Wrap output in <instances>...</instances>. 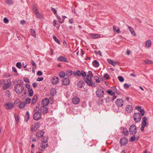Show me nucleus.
I'll return each mask as SVG.
<instances>
[{
  "instance_id": "f257e3e1",
  "label": "nucleus",
  "mask_w": 153,
  "mask_h": 153,
  "mask_svg": "<svg viewBox=\"0 0 153 153\" xmlns=\"http://www.w3.org/2000/svg\"><path fill=\"white\" fill-rule=\"evenodd\" d=\"M24 87L23 85L21 84H16L14 87V90L16 93L20 94L23 92Z\"/></svg>"
},
{
  "instance_id": "f03ea898",
  "label": "nucleus",
  "mask_w": 153,
  "mask_h": 153,
  "mask_svg": "<svg viewBox=\"0 0 153 153\" xmlns=\"http://www.w3.org/2000/svg\"><path fill=\"white\" fill-rule=\"evenodd\" d=\"M134 120L136 123H138L141 120V116L139 113H135L133 115Z\"/></svg>"
},
{
  "instance_id": "7ed1b4c3",
  "label": "nucleus",
  "mask_w": 153,
  "mask_h": 153,
  "mask_svg": "<svg viewBox=\"0 0 153 153\" xmlns=\"http://www.w3.org/2000/svg\"><path fill=\"white\" fill-rule=\"evenodd\" d=\"M48 145V143L47 141L43 140L41 144V146L39 148L40 150L42 151H44L45 148L47 147Z\"/></svg>"
},
{
  "instance_id": "20e7f679",
  "label": "nucleus",
  "mask_w": 153,
  "mask_h": 153,
  "mask_svg": "<svg viewBox=\"0 0 153 153\" xmlns=\"http://www.w3.org/2000/svg\"><path fill=\"white\" fill-rule=\"evenodd\" d=\"M129 132L130 134H134L137 132V128L136 126L134 125H131L129 128Z\"/></svg>"
},
{
  "instance_id": "39448f33",
  "label": "nucleus",
  "mask_w": 153,
  "mask_h": 153,
  "mask_svg": "<svg viewBox=\"0 0 153 153\" xmlns=\"http://www.w3.org/2000/svg\"><path fill=\"white\" fill-rule=\"evenodd\" d=\"M96 94L99 98H102L104 94V91L101 89L99 88L96 91Z\"/></svg>"
},
{
  "instance_id": "423d86ee",
  "label": "nucleus",
  "mask_w": 153,
  "mask_h": 153,
  "mask_svg": "<svg viewBox=\"0 0 153 153\" xmlns=\"http://www.w3.org/2000/svg\"><path fill=\"white\" fill-rule=\"evenodd\" d=\"M115 103L117 107H122L124 105V101L122 99L119 98L116 100Z\"/></svg>"
},
{
  "instance_id": "0eeeda50",
  "label": "nucleus",
  "mask_w": 153,
  "mask_h": 153,
  "mask_svg": "<svg viewBox=\"0 0 153 153\" xmlns=\"http://www.w3.org/2000/svg\"><path fill=\"white\" fill-rule=\"evenodd\" d=\"M41 117L42 114L39 111L35 112L33 115V119L36 120H39Z\"/></svg>"
},
{
  "instance_id": "6e6552de",
  "label": "nucleus",
  "mask_w": 153,
  "mask_h": 153,
  "mask_svg": "<svg viewBox=\"0 0 153 153\" xmlns=\"http://www.w3.org/2000/svg\"><path fill=\"white\" fill-rule=\"evenodd\" d=\"M125 109L126 113L128 114L130 113L133 110L132 106L131 105H127L126 106Z\"/></svg>"
},
{
  "instance_id": "1a4fd4ad",
  "label": "nucleus",
  "mask_w": 153,
  "mask_h": 153,
  "mask_svg": "<svg viewBox=\"0 0 153 153\" xmlns=\"http://www.w3.org/2000/svg\"><path fill=\"white\" fill-rule=\"evenodd\" d=\"M14 104L12 103L7 102L4 105V106L7 109H10L12 108L14 106Z\"/></svg>"
},
{
  "instance_id": "9d476101",
  "label": "nucleus",
  "mask_w": 153,
  "mask_h": 153,
  "mask_svg": "<svg viewBox=\"0 0 153 153\" xmlns=\"http://www.w3.org/2000/svg\"><path fill=\"white\" fill-rule=\"evenodd\" d=\"M40 127V124L38 123H36L33 125V127L31 129L32 131H33L35 129H37Z\"/></svg>"
},
{
  "instance_id": "9b49d317",
  "label": "nucleus",
  "mask_w": 153,
  "mask_h": 153,
  "mask_svg": "<svg viewBox=\"0 0 153 153\" xmlns=\"http://www.w3.org/2000/svg\"><path fill=\"white\" fill-rule=\"evenodd\" d=\"M58 81L59 79L58 77L54 76L52 77L51 79V82L53 84H56L58 83Z\"/></svg>"
},
{
  "instance_id": "f8f14e48",
  "label": "nucleus",
  "mask_w": 153,
  "mask_h": 153,
  "mask_svg": "<svg viewBox=\"0 0 153 153\" xmlns=\"http://www.w3.org/2000/svg\"><path fill=\"white\" fill-rule=\"evenodd\" d=\"M62 84L63 85H67L70 82V80L69 78H65L62 80Z\"/></svg>"
},
{
  "instance_id": "ddd939ff",
  "label": "nucleus",
  "mask_w": 153,
  "mask_h": 153,
  "mask_svg": "<svg viewBox=\"0 0 153 153\" xmlns=\"http://www.w3.org/2000/svg\"><path fill=\"white\" fill-rule=\"evenodd\" d=\"M79 98L77 97H74L72 99L73 103L75 104H78L79 102Z\"/></svg>"
},
{
  "instance_id": "4468645a",
  "label": "nucleus",
  "mask_w": 153,
  "mask_h": 153,
  "mask_svg": "<svg viewBox=\"0 0 153 153\" xmlns=\"http://www.w3.org/2000/svg\"><path fill=\"white\" fill-rule=\"evenodd\" d=\"M49 100L48 99L46 98L43 99L42 101V106H46L49 104Z\"/></svg>"
},
{
  "instance_id": "2eb2a0df",
  "label": "nucleus",
  "mask_w": 153,
  "mask_h": 153,
  "mask_svg": "<svg viewBox=\"0 0 153 153\" xmlns=\"http://www.w3.org/2000/svg\"><path fill=\"white\" fill-rule=\"evenodd\" d=\"M44 132L42 131H38L36 133L37 137L40 138L43 136Z\"/></svg>"
},
{
  "instance_id": "dca6fc26",
  "label": "nucleus",
  "mask_w": 153,
  "mask_h": 153,
  "mask_svg": "<svg viewBox=\"0 0 153 153\" xmlns=\"http://www.w3.org/2000/svg\"><path fill=\"white\" fill-rule=\"evenodd\" d=\"M100 36V35L98 34L91 33L89 34L90 37L92 39H97Z\"/></svg>"
},
{
  "instance_id": "f3484780",
  "label": "nucleus",
  "mask_w": 153,
  "mask_h": 153,
  "mask_svg": "<svg viewBox=\"0 0 153 153\" xmlns=\"http://www.w3.org/2000/svg\"><path fill=\"white\" fill-rule=\"evenodd\" d=\"M127 140L126 138H123L120 140V143L122 145H125L127 143Z\"/></svg>"
},
{
  "instance_id": "a211bd4d",
  "label": "nucleus",
  "mask_w": 153,
  "mask_h": 153,
  "mask_svg": "<svg viewBox=\"0 0 153 153\" xmlns=\"http://www.w3.org/2000/svg\"><path fill=\"white\" fill-rule=\"evenodd\" d=\"M40 111L43 113L44 114L46 113L48 111V109L46 107V106H41L40 109Z\"/></svg>"
},
{
  "instance_id": "6ab92c4d",
  "label": "nucleus",
  "mask_w": 153,
  "mask_h": 153,
  "mask_svg": "<svg viewBox=\"0 0 153 153\" xmlns=\"http://www.w3.org/2000/svg\"><path fill=\"white\" fill-rule=\"evenodd\" d=\"M57 60L59 61H62L66 62H68L67 59L62 56L59 57L57 59Z\"/></svg>"
},
{
  "instance_id": "aec40b11",
  "label": "nucleus",
  "mask_w": 153,
  "mask_h": 153,
  "mask_svg": "<svg viewBox=\"0 0 153 153\" xmlns=\"http://www.w3.org/2000/svg\"><path fill=\"white\" fill-rule=\"evenodd\" d=\"M107 62L110 64L114 66H115L117 64V63L116 61H114L112 60L108 59L107 60Z\"/></svg>"
},
{
  "instance_id": "412c9836",
  "label": "nucleus",
  "mask_w": 153,
  "mask_h": 153,
  "mask_svg": "<svg viewBox=\"0 0 153 153\" xmlns=\"http://www.w3.org/2000/svg\"><path fill=\"white\" fill-rule=\"evenodd\" d=\"M10 83L8 82H7V83H5V84L2 87L3 89L5 90L8 88L10 86Z\"/></svg>"
},
{
  "instance_id": "4be33fe9",
  "label": "nucleus",
  "mask_w": 153,
  "mask_h": 153,
  "mask_svg": "<svg viewBox=\"0 0 153 153\" xmlns=\"http://www.w3.org/2000/svg\"><path fill=\"white\" fill-rule=\"evenodd\" d=\"M147 118L144 117H143L142 119V126H146L147 123H146V121H147Z\"/></svg>"
},
{
  "instance_id": "5701e85b",
  "label": "nucleus",
  "mask_w": 153,
  "mask_h": 153,
  "mask_svg": "<svg viewBox=\"0 0 153 153\" xmlns=\"http://www.w3.org/2000/svg\"><path fill=\"white\" fill-rule=\"evenodd\" d=\"M110 78V77L109 75L108 74L106 73L104 75L102 79L103 80H107L109 79Z\"/></svg>"
},
{
  "instance_id": "b1692460",
  "label": "nucleus",
  "mask_w": 153,
  "mask_h": 153,
  "mask_svg": "<svg viewBox=\"0 0 153 153\" xmlns=\"http://www.w3.org/2000/svg\"><path fill=\"white\" fill-rule=\"evenodd\" d=\"M151 45V41L150 40H148L146 43V46L148 48H149Z\"/></svg>"
},
{
  "instance_id": "393cba45",
  "label": "nucleus",
  "mask_w": 153,
  "mask_h": 153,
  "mask_svg": "<svg viewBox=\"0 0 153 153\" xmlns=\"http://www.w3.org/2000/svg\"><path fill=\"white\" fill-rule=\"evenodd\" d=\"M144 62L146 65H147L149 64H153V61L150 59H147L145 60L144 61Z\"/></svg>"
},
{
  "instance_id": "a878e982",
  "label": "nucleus",
  "mask_w": 153,
  "mask_h": 153,
  "mask_svg": "<svg viewBox=\"0 0 153 153\" xmlns=\"http://www.w3.org/2000/svg\"><path fill=\"white\" fill-rule=\"evenodd\" d=\"M128 27L131 34L134 36H135L136 35V34L133 29L131 27L129 26H128Z\"/></svg>"
},
{
  "instance_id": "bb28decb",
  "label": "nucleus",
  "mask_w": 153,
  "mask_h": 153,
  "mask_svg": "<svg viewBox=\"0 0 153 153\" xmlns=\"http://www.w3.org/2000/svg\"><path fill=\"white\" fill-rule=\"evenodd\" d=\"M84 85V83L82 81L79 82L77 83V85L79 88H82Z\"/></svg>"
},
{
  "instance_id": "cd10ccee",
  "label": "nucleus",
  "mask_w": 153,
  "mask_h": 153,
  "mask_svg": "<svg viewBox=\"0 0 153 153\" xmlns=\"http://www.w3.org/2000/svg\"><path fill=\"white\" fill-rule=\"evenodd\" d=\"M30 31L32 34V35L33 36L34 38H36V35L35 30L32 29H30Z\"/></svg>"
},
{
  "instance_id": "c85d7f7f",
  "label": "nucleus",
  "mask_w": 153,
  "mask_h": 153,
  "mask_svg": "<svg viewBox=\"0 0 153 153\" xmlns=\"http://www.w3.org/2000/svg\"><path fill=\"white\" fill-rule=\"evenodd\" d=\"M26 105L25 103L24 102H21L19 105L20 108L22 109L24 108Z\"/></svg>"
},
{
  "instance_id": "c756f323",
  "label": "nucleus",
  "mask_w": 153,
  "mask_h": 153,
  "mask_svg": "<svg viewBox=\"0 0 153 153\" xmlns=\"http://www.w3.org/2000/svg\"><path fill=\"white\" fill-rule=\"evenodd\" d=\"M85 81L89 86H93V83L92 80H91Z\"/></svg>"
},
{
  "instance_id": "7c9ffc66",
  "label": "nucleus",
  "mask_w": 153,
  "mask_h": 153,
  "mask_svg": "<svg viewBox=\"0 0 153 153\" xmlns=\"http://www.w3.org/2000/svg\"><path fill=\"white\" fill-rule=\"evenodd\" d=\"M93 64L95 67H97L99 66V62L96 60H94L93 63Z\"/></svg>"
},
{
  "instance_id": "2f4dec72",
  "label": "nucleus",
  "mask_w": 153,
  "mask_h": 153,
  "mask_svg": "<svg viewBox=\"0 0 153 153\" xmlns=\"http://www.w3.org/2000/svg\"><path fill=\"white\" fill-rule=\"evenodd\" d=\"M56 16L57 17V19H58V21L60 23H63L64 21V19H63L62 20L61 18L57 14L56 15Z\"/></svg>"
},
{
  "instance_id": "473e14b6",
  "label": "nucleus",
  "mask_w": 153,
  "mask_h": 153,
  "mask_svg": "<svg viewBox=\"0 0 153 153\" xmlns=\"http://www.w3.org/2000/svg\"><path fill=\"white\" fill-rule=\"evenodd\" d=\"M37 17L39 19H42L43 18L42 15L39 12H36L35 14Z\"/></svg>"
},
{
  "instance_id": "72a5a7b5",
  "label": "nucleus",
  "mask_w": 153,
  "mask_h": 153,
  "mask_svg": "<svg viewBox=\"0 0 153 153\" xmlns=\"http://www.w3.org/2000/svg\"><path fill=\"white\" fill-rule=\"evenodd\" d=\"M53 38L54 40V41L58 44L59 45L61 44L59 40L54 35L53 36Z\"/></svg>"
},
{
  "instance_id": "f704fd0d",
  "label": "nucleus",
  "mask_w": 153,
  "mask_h": 153,
  "mask_svg": "<svg viewBox=\"0 0 153 153\" xmlns=\"http://www.w3.org/2000/svg\"><path fill=\"white\" fill-rule=\"evenodd\" d=\"M37 97L36 96H34L32 100L31 103L33 104H34L36 102L37 100Z\"/></svg>"
},
{
  "instance_id": "c9c22d12",
  "label": "nucleus",
  "mask_w": 153,
  "mask_h": 153,
  "mask_svg": "<svg viewBox=\"0 0 153 153\" xmlns=\"http://www.w3.org/2000/svg\"><path fill=\"white\" fill-rule=\"evenodd\" d=\"M138 138V137H135V135L131 137L129 139L130 141L132 142L135 140H137Z\"/></svg>"
},
{
  "instance_id": "e433bc0d",
  "label": "nucleus",
  "mask_w": 153,
  "mask_h": 153,
  "mask_svg": "<svg viewBox=\"0 0 153 153\" xmlns=\"http://www.w3.org/2000/svg\"><path fill=\"white\" fill-rule=\"evenodd\" d=\"M72 74V72L71 71H68L66 72L65 75L66 76H71Z\"/></svg>"
},
{
  "instance_id": "4c0bfd02",
  "label": "nucleus",
  "mask_w": 153,
  "mask_h": 153,
  "mask_svg": "<svg viewBox=\"0 0 153 153\" xmlns=\"http://www.w3.org/2000/svg\"><path fill=\"white\" fill-rule=\"evenodd\" d=\"M28 93L30 96H32L33 94V91L32 88L28 89Z\"/></svg>"
},
{
  "instance_id": "58836bf2",
  "label": "nucleus",
  "mask_w": 153,
  "mask_h": 153,
  "mask_svg": "<svg viewBox=\"0 0 153 153\" xmlns=\"http://www.w3.org/2000/svg\"><path fill=\"white\" fill-rule=\"evenodd\" d=\"M123 133L126 135H128V132L126 128H124L123 131Z\"/></svg>"
},
{
  "instance_id": "ea45409f",
  "label": "nucleus",
  "mask_w": 153,
  "mask_h": 153,
  "mask_svg": "<svg viewBox=\"0 0 153 153\" xmlns=\"http://www.w3.org/2000/svg\"><path fill=\"white\" fill-rule=\"evenodd\" d=\"M94 79L97 83H99L100 82V80L98 76H94Z\"/></svg>"
},
{
  "instance_id": "a19ab883",
  "label": "nucleus",
  "mask_w": 153,
  "mask_h": 153,
  "mask_svg": "<svg viewBox=\"0 0 153 153\" xmlns=\"http://www.w3.org/2000/svg\"><path fill=\"white\" fill-rule=\"evenodd\" d=\"M107 92L108 94H109L112 95V96H114L115 95V94L114 92H113L111 90H108L107 91Z\"/></svg>"
},
{
  "instance_id": "79ce46f5",
  "label": "nucleus",
  "mask_w": 153,
  "mask_h": 153,
  "mask_svg": "<svg viewBox=\"0 0 153 153\" xmlns=\"http://www.w3.org/2000/svg\"><path fill=\"white\" fill-rule=\"evenodd\" d=\"M6 2L7 4L9 5L13 4V2L12 0H7L6 1Z\"/></svg>"
},
{
  "instance_id": "37998d69",
  "label": "nucleus",
  "mask_w": 153,
  "mask_h": 153,
  "mask_svg": "<svg viewBox=\"0 0 153 153\" xmlns=\"http://www.w3.org/2000/svg\"><path fill=\"white\" fill-rule=\"evenodd\" d=\"M92 80L91 76L89 74L86 76V79H85V81L91 80Z\"/></svg>"
},
{
  "instance_id": "c03bdc74",
  "label": "nucleus",
  "mask_w": 153,
  "mask_h": 153,
  "mask_svg": "<svg viewBox=\"0 0 153 153\" xmlns=\"http://www.w3.org/2000/svg\"><path fill=\"white\" fill-rule=\"evenodd\" d=\"M10 92L9 91H6L5 95L8 97H9L10 96Z\"/></svg>"
},
{
  "instance_id": "a18cd8bd",
  "label": "nucleus",
  "mask_w": 153,
  "mask_h": 153,
  "mask_svg": "<svg viewBox=\"0 0 153 153\" xmlns=\"http://www.w3.org/2000/svg\"><path fill=\"white\" fill-rule=\"evenodd\" d=\"M65 75V73L63 71L61 72L59 74V76L62 78Z\"/></svg>"
},
{
  "instance_id": "49530a36",
  "label": "nucleus",
  "mask_w": 153,
  "mask_h": 153,
  "mask_svg": "<svg viewBox=\"0 0 153 153\" xmlns=\"http://www.w3.org/2000/svg\"><path fill=\"white\" fill-rule=\"evenodd\" d=\"M31 101V99L30 98H27L25 100V103L26 104H29Z\"/></svg>"
},
{
  "instance_id": "de8ad7c7",
  "label": "nucleus",
  "mask_w": 153,
  "mask_h": 153,
  "mask_svg": "<svg viewBox=\"0 0 153 153\" xmlns=\"http://www.w3.org/2000/svg\"><path fill=\"white\" fill-rule=\"evenodd\" d=\"M16 66L19 68L20 69L22 67L21 63L20 62H17L16 64Z\"/></svg>"
},
{
  "instance_id": "09e8293b",
  "label": "nucleus",
  "mask_w": 153,
  "mask_h": 153,
  "mask_svg": "<svg viewBox=\"0 0 153 153\" xmlns=\"http://www.w3.org/2000/svg\"><path fill=\"white\" fill-rule=\"evenodd\" d=\"M5 83V81L4 80L2 79L0 81V86H2L4 85Z\"/></svg>"
},
{
  "instance_id": "8fccbe9b",
  "label": "nucleus",
  "mask_w": 153,
  "mask_h": 153,
  "mask_svg": "<svg viewBox=\"0 0 153 153\" xmlns=\"http://www.w3.org/2000/svg\"><path fill=\"white\" fill-rule=\"evenodd\" d=\"M51 10L56 15L57 14V11L54 8L52 7H51Z\"/></svg>"
},
{
  "instance_id": "3c124183",
  "label": "nucleus",
  "mask_w": 153,
  "mask_h": 153,
  "mask_svg": "<svg viewBox=\"0 0 153 153\" xmlns=\"http://www.w3.org/2000/svg\"><path fill=\"white\" fill-rule=\"evenodd\" d=\"M119 80L121 82H123L124 80L123 77L121 76H119L118 77Z\"/></svg>"
},
{
  "instance_id": "603ef678",
  "label": "nucleus",
  "mask_w": 153,
  "mask_h": 153,
  "mask_svg": "<svg viewBox=\"0 0 153 153\" xmlns=\"http://www.w3.org/2000/svg\"><path fill=\"white\" fill-rule=\"evenodd\" d=\"M139 111L142 116H143L145 114V111L143 109H140Z\"/></svg>"
},
{
  "instance_id": "864d4df0",
  "label": "nucleus",
  "mask_w": 153,
  "mask_h": 153,
  "mask_svg": "<svg viewBox=\"0 0 153 153\" xmlns=\"http://www.w3.org/2000/svg\"><path fill=\"white\" fill-rule=\"evenodd\" d=\"M31 63L32 65L33 66V67L35 68H36L37 67V66L35 62L33 61L32 60L31 61Z\"/></svg>"
},
{
  "instance_id": "5fc2aeb1",
  "label": "nucleus",
  "mask_w": 153,
  "mask_h": 153,
  "mask_svg": "<svg viewBox=\"0 0 153 153\" xmlns=\"http://www.w3.org/2000/svg\"><path fill=\"white\" fill-rule=\"evenodd\" d=\"M29 116L30 114L29 112L28 111H27L25 114V117L29 119Z\"/></svg>"
},
{
  "instance_id": "6e6d98bb",
  "label": "nucleus",
  "mask_w": 153,
  "mask_h": 153,
  "mask_svg": "<svg viewBox=\"0 0 153 153\" xmlns=\"http://www.w3.org/2000/svg\"><path fill=\"white\" fill-rule=\"evenodd\" d=\"M24 81L26 82L29 83V80L28 78H24L23 79Z\"/></svg>"
},
{
  "instance_id": "4d7b16f0",
  "label": "nucleus",
  "mask_w": 153,
  "mask_h": 153,
  "mask_svg": "<svg viewBox=\"0 0 153 153\" xmlns=\"http://www.w3.org/2000/svg\"><path fill=\"white\" fill-rule=\"evenodd\" d=\"M43 73L40 71H38L37 73V74L38 76H41L42 75Z\"/></svg>"
},
{
  "instance_id": "13d9d810",
  "label": "nucleus",
  "mask_w": 153,
  "mask_h": 153,
  "mask_svg": "<svg viewBox=\"0 0 153 153\" xmlns=\"http://www.w3.org/2000/svg\"><path fill=\"white\" fill-rule=\"evenodd\" d=\"M81 71H80L79 70H77L76 71V74L79 76H80L81 75Z\"/></svg>"
},
{
  "instance_id": "bf43d9fd",
  "label": "nucleus",
  "mask_w": 153,
  "mask_h": 153,
  "mask_svg": "<svg viewBox=\"0 0 153 153\" xmlns=\"http://www.w3.org/2000/svg\"><path fill=\"white\" fill-rule=\"evenodd\" d=\"M81 75L83 77H85L86 76V74L83 71H81Z\"/></svg>"
},
{
  "instance_id": "052dcab7",
  "label": "nucleus",
  "mask_w": 153,
  "mask_h": 153,
  "mask_svg": "<svg viewBox=\"0 0 153 153\" xmlns=\"http://www.w3.org/2000/svg\"><path fill=\"white\" fill-rule=\"evenodd\" d=\"M124 88H127L130 86L128 84L125 83L124 85Z\"/></svg>"
},
{
  "instance_id": "680f3d73",
  "label": "nucleus",
  "mask_w": 153,
  "mask_h": 153,
  "mask_svg": "<svg viewBox=\"0 0 153 153\" xmlns=\"http://www.w3.org/2000/svg\"><path fill=\"white\" fill-rule=\"evenodd\" d=\"M43 79V78L42 77H38L37 79V81H42Z\"/></svg>"
},
{
  "instance_id": "e2e57ef3",
  "label": "nucleus",
  "mask_w": 153,
  "mask_h": 153,
  "mask_svg": "<svg viewBox=\"0 0 153 153\" xmlns=\"http://www.w3.org/2000/svg\"><path fill=\"white\" fill-rule=\"evenodd\" d=\"M4 22L6 23H8L9 21L8 20L6 17L4 18Z\"/></svg>"
},
{
  "instance_id": "0e129e2a",
  "label": "nucleus",
  "mask_w": 153,
  "mask_h": 153,
  "mask_svg": "<svg viewBox=\"0 0 153 153\" xmlns=\"http://www.w3.org/2000/svg\"><path fill=\"white\" fill-rule=\"evenodd\" d=\"M33 10L34 13L36 14V12H38L37 10V9L35 7H34L33 8Z\"/></svg>"
},
{
  "instance_id": "69168bd1",
  "label": "nucleus",
  "mask_w": 153,
  "mask_h": 153,
  "mask_svg": "<svg viewBox=\"0 0 153 153\" xmlns=\"http://www.w3.org/2000/svg\"><path fill=\"white\" fill-rule=\"evenodd\" d=\"M136 108L139 111L141 109V106H137L136 107Z\"/></svg>"
},
{
  "instance_id": "338daca9",
  "label": "nucleus",
  "mask_w": 153,
  "mask_h": 153,
  "mask_svg": "<svg viewBox=\"0 0 153 153\" xmlns=\"http://www.w3.org/2000/svg\"><path fill=\"white\" fill-rule=\"evenodd\" d=\"M37 85V84L36 82H34L32 84V86L34 88H36V87Z\"/></svg>"
},
{
  "instance_id": "774afa93",
  "label": "nucleus",
  "mask_w": 153,
  "mask_h": 153,
  "mask_svg": "<svg viewBox=\"0 0 153 153\" xmlns=\"http://www.w3.org/2000/svg\"><path fill=\"white\" fill-rule=\"evenodd\" d=\"M26 87L28 89H29L30 88V85L28 84H26Z\"/></svg>"
}]
</instances>
